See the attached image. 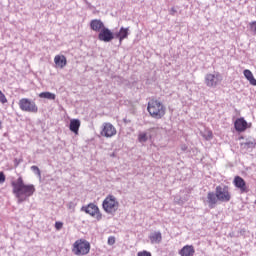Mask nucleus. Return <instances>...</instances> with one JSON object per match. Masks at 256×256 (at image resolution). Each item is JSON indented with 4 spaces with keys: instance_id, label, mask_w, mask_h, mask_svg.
I'll use <instances>...</instances> for the list:
<instances>
[{
    "instance_id": "nucleus-34",
    "label": "nucleus",
    "mask_w": 256,
    "mask_h": 256,
    "mask_svg": "<svg viewBox=\"0 0 256 256\" xmlns=\"http://www.w3.org/2000/svg\"><path fill=\"white\" fill-rule=\"evenodd\" d=\"M169 13H170V15L175 16V13H177V9H175V7H172V8L169 10Z\"/></svg>"
},
{
    "instance_id": "nucleus-27",
    "label": "nucleus",
    "mask_w": 256,
    "mask_h": 256,
    "mask_svg": "<svg viewBox=\"0 0 256 256\" xmlns=\"http://www.w3.org/2000/svg\"><path fill=\"white\" fill-rule=\"evenodd\" d=\"M0 103H2L3 105L7 103V97L5 96V94H3L1 90H0Z\"/></svg>"
},
{
    "instance_id": "nucleus-10",
    "label": "nucleus",
    "mask_w": 256,
    "mask_h": 256,
    "mask_svg": "<svg viewBox=\"0 0 256 256\" xmlns=\"http://www.w3.org/2000/svg\"><path fill=\"white\" fill-rule=\"evenodd\" d=\"M219 81H221L220 74H207L205 76V84L207 87H215L219 84Z\"/></svg>"
},
{
    "instance_id": "nucleus-4",
    "label": "nucleus",
    "mask_w": 256,
    "mask_h": 256,
    "mask_svg": "<svg viewBox=\"0 0 256 256\" xmlns=\"http://www.w3.org/2000/svg\"><path fill=\"white\" fill-rule=\"evenodd\" d=\"M102 207L105 213H108L109 215H115V213H117V210L119 209V201H117V198L115 196L108 195L104 199Z\"/></svg>"
},
{
    "instance_id": "nucleus-11",
    "label": "nucleus",
    "mask_w": 256,
    "mask_h": 256,
    "mask_svg": "<svg viewBox=\"0 0 256 256\" xmlns=\"http://www.w3.org/2000/svg\"><path fill=\"white\" fill-rule=\"evenodd\" d=\"M19 107L22 111H26L28 113L33 112V104H31V100L27 98H22L19 101Z\"/></svg>"
},
{
    "instance_id": "nucleus-16",
    "label": "nucleus",
    "mask_w": 256,
    "mask_h": 256,
    "mask_svg": "<svg viewBox=\"0 0 256 256\" xmlns=\"http://www.w3.org/2000/svg\"><path fill=\"white\" fill-rule=\"evenodd\" d=\"M180 256H194L195 248L193 245H186L179 251Z\"/></svg>"
},
{
    "instance_id": "nucleus-8",
    "label": "nucleus",
    "mask_w": 256,
    "mask_h": 256,
    "mask_svg": "<svg viewBox=\"0 0 256 256\" xmlns=\"http://www.w3.org/2000/svg\"><path fill=\"white\" fill-rule=\"evenodd\" d=\"M233 184L236 189H239L240 193H249L247 182H245V180L241 176H236L233 180Z\"/></svg>"
},
{
    "instance_id": "nucleus-6",
    "label": "nucleus",
    "mask_w": 256,
    "mask_h": 256,
    "mask_svg": "<svg viewBox=\"0 0 256 256\" xmlns=\"http://www.w3.org/2000/svg\"><path fill=\"white\" fill-rule=\"evenodd\" d=\"M81 211L87 213V215H90L91 217H96L97 221H101V219H103V215L99 211V207L94 203H90L87 206H82Z\"/></svg>"
},
{
    "instance_id": "nucleus-7",
    "label": "nucleus",
    "mask_w": 256,
    "mask_h": 256,
    "mask_svg": "<svg viewBox=\"0 0 256 256\" xmlns=\"http://www.w3.org/2000/svg\"><path fill=\"white\" fill-rule=\"evenodd\" d=\"M98 39L104 43H111V40L115 39V34H113L109 28L105 27L99 32Z\"/></svg>"
},
{
    "instance_id": "nucleus-22",
    "label": "nucleus",
    "mask_w": 256,
    "mask_h": 256,
    "mask_svg": "<svg viewBox=\"0 0 256 256\" xmlns=\"http://www.w3.org/2000/svg\"><path fill=\"white\" fill-rule=\"evenodd\" d=\"M241 145H242V147L243 146L247 147V149H253L256 146V141L255 140H250V141L242 143Z\"/></svg>"
},
{
    "instance_id": "nucleus-29",
    "label": "nucleus",
    "mask_w": 256,
    "mask_h": 256,
    "mask_svg": "<svg viewBox=\"0 0 256 256\" xmlns=\"http://www.w3.org/2000/svg\"><path fill=\"white\" fill-rule=\"evenodd\" d=\"M67 207H68V209L75 210V207H77V203H75V202H69V203L67 204Z\"/></svg>"
},
{
    "instance_id": "nucleus-24",
    "label": "nucleus",
    "mask_w": 256,
    "mask_h": 256,
    "mask_svg": "<svg viewBox=\"0 0 256 256\" xmlns=\"http://www.w3.org/2000/svg\"><path fill=\"white\" fill-rule=\"evenodd\" d=\"M33 173L36 175L39 181H41V170H39V167L33 166Z\"/></svg>"
},
{
    "instance_id": "nucleus-23",
    "label": "nucleus",
    "mask_w": 256,
    "mask_h": 256,
    "mask_svg": "<svg viewBox=\"0 0 256 256\" xmlns=\"http://www.w3.org/2000/svg\"><path fill=\"white\" fill-rule=\"evenodd\" d=\"M243 74H244V77L247 79V81H249L253 77V72H251V70L249 69L244 70Z\"/></svg>"
},
{
    "instance_id": "nucleus-1",
    "label": "nucleus",
    "mask_w": 256,
    "mask_h": 256,
    "mask_svg": "<svg viewBox=\"0 0 256 256\" xmlns=\"http://www.w3.org/2000/svg\"><path fill=\"white\" fill-rule=\"evenodd\" d=\"M12 193L15 195L18 203L27 201L28 197L33 195V185H27L23 182V178L19 177L17 180L12 181Z\"/></svg>"
},
{
    "instance_id": "nucleus-35",
    "label": "nucleus",
    "mask_w": 256,
    "mask_h": 256,
    "mask_svg": "<svg viewBox=\"0 0 256 256\" xmlns=\"http://www.w3.org/2000/svg\"><path fill=\"white\" fill-rule=\"evenodd\" d=\"M188 147L185 144L181 145V151H187Z\"/></svg>"
},
{
    "instance_id": "nucleus-20",
    "label": "nucleus",
    "mask_w": 256,
    "mask_h": 256,
    "mask_svg": "<svg viewBox=\"0 0 256 256\" xmlns=\"http://www.w3.org/2000/svg\"><path fill=\"white\" fill-rule=\"evenodd\" d=\"M39 97L41 99H49V101H55V94L51 93V92H42L39 94Z\"/></svg>"
},
{
    "instance_id": "nucleus-9",
    "label": "nucleus",
    "mask_w": 256,
    "mask_h": 256,
    "mask_svg": "<svg viewBox=\"0 0 256 256\" xmlns=\"http://www.w3.org/2000/svg\"><path fill=\"white\" fill-rule=\"evenodd\" d=\"M102 137H113L117 135V129H115V126L111 123H104L103 124V129L101 131Z\"/></svg>"
},
{
    "instance_id": "nucleus-26",
    "label": "nucleus",
    "mask_w": 256,
    "mask_h": 256,
    "mask_svg": "<svg viewBox=\"0 0 256 256\" xmlns=\"http://www.w3.org/2000/svg\"><path fill=\"white\" fill-rule=\"evenodd\" d=\"M203 137L206 139V141H210V139H213V132L207 131L203 134Z\"/></svg>"
},
{
    "instance_id": "nucleus-13",
    "label": "nucleus",
    "mask_w": 256,
    "mask_h": 256,
    "mask_svg": "<svg viewBox=\"0 0 256 256\" xmlns=\"http://www.w3.org/2000/svg\"><path fill=\"white\" fill-rule=\"evenodd\" d=\"M114 37L116 39H119V45H121V43H123V40L129 37V28L121 27L119 32H116L114 34Z\"/></svg>"
},
{
    "instance_id": "nucleus-36",
    "label": "nucleus",
    "mask_w": 256,
    "mask_h": 256,
    "mask_svg": "<svg viewBox=\"0 0 256 256\" xmlns=\"http://www.w3.org/2000/svg\"><path fill=\"white\" fill-rule=\"evenodd\" d=\"M36 111H37V107L33 105V112L36 113Z\"/></svg>"
},
{
    "instance_id": "nucleus-37",
    "label": "nucleus",
    "mask_w": 256,
    "mask_h": 256,
    "mask_svg": "<svg viewBox=\"0 0 256 256\" xmlns=\"http://www.w3.org/2000/svg\"><path fill=\"white\" fill-rule=\"evenodd\" d=\"M1 129H3V122H1V120H0V131H1Z\"/></svg>"
},
{
    "instance_id": "nucleus-2",
    "label": "nucleus",
    "mask_w": 256,
    "mask_h": 256,
    "mask_svg": "<svg viewBox=\"0 0 256 256\" xmlns=\"http://www.w3.org/2000/svg\"><path fill=\"white\" fill-rule=\"evenodd\" d=\"M147 111L153 119H162L165 116V106L158 100L148 102Z\"/></svg>"
},
{
    "instance_id": "nucleus-17",
    "label": "nucleus",
    "mask_w": 256,
    "mask_h": 256,
    "mask_svg": "<svg viewBox=\"0 0 256 256\" xmlns=\"http://www.w3.org/2000/svg\"><path fill=\"white\" fill-rule=\"evenodd\" d=\"M54 63L60 69H63L67 65V58L64 55H56L54 58Z\"/></svg>"
},
{
    "instance_id": "nucleus-25",
    "label": "nucleus",
    "mask_w": 256,
    "mask_h": 256,
    "mask_svg": "<svg viewBox=\"0 0 256 256\" xmlns=\"http://www.w3.org/2000/svg\"><path fill=\"white\" fill-rule=\"evenodd\" d=\"M250 31L253 33V35H256V21L249 23Z\"/></svg>"
},
{
    "instance_id": "nucleus-21",
    "label": "nucleus",
    "mask_w": 256,
    "mask_h": 256,
    "mask_svg": "<svg viewBox=\"0 0 256 256\" xmlns=\"http://www.w3.org/2000/svg\"><path fill=\"white\" fill-rule=\"evenodd\" d=\"M138 141L139 143H147V141H149V135L147 132H140L138 134Z\"/></svg>"
},
{
    "instance_id": "nucleus-33",
    "label": "nucleus",
    "mask_w": 256,
    "mask_h": 256,
    "mask_svg": "<svg viewBox=\"0 0 256 256\" xmlns=\"http://www.w3.org/2000/svg\"><path fill=\"white\" fill-rule=\"evenodd\" d=\"M248 81H249L250 85L256 86V79L254 76L252 78H250Z\"/></svg>"
},
{
    "instance_id": "nucleus-31",
    "label": "nucleus",
    "mask_w": 256,
    "mask_h": 256,
    "mask_svg": "<svg viewBox=\"0 0 256 256\" xmlns=\"http://www.w3.org/2000/svg\"><path fill=\"white\" fill-rule=\"evenodd\" d=\"M108 245H115V237L110 236L108 238Z\"/></svg>"
},
{
    "instance_id": "nucleus-12",
    "label": "nucleus",
    "mask_w": 256,
    "mask_h": 256,
    "mask_svg": "<svg viewBox=\"0 0 256 256\" xmlns=\"http://www.w3.org/2000/svg\"><path fill=\"white\" fill-rule=\"evenodd\" d=\"M90 29H92V31H96L97 33H101V31L105 29V24L99 19H94L90 22Z\"/></svg>"
},
{
    "instance_id": "nucleus-19",
    "label": "nucleus",
    "mask_w": 256,
    "mask_h": 256,
    "mask_svg": "<svg viewBox=\"0 0 256 256\" xmlns=\"http://www.w3.org/2000/svg\"><path fill=\"white\" fill-rule=\"evenodd\" d=\"M150 241L151 243H161L163 241V236L161 235V232H154L150 235Z\"/></svg>"
},
{
    "instance_id": "nucleus-28",
    "label": "nucleus",
    "mask_w": 256,
    "mask_h": 256,
    "mask_svg": "<svg viewBox=\"0 0 256 256\" xmlns=\"http://www.w3.org/2000/svg\"><path fill=\"white\" fill-rule=\"evenodd\" d=\"M55 229L61 231L63 229V222H55Z\"/></svg>"
},
{
    "instance_id": "nucleus-15",
    "label": "nucleus",
    "mask_w": 256,
    "mask_h": 256,
    "mask_svg": "<svg viewBox=\"0 0 256 256\" xmlns=\"http://www.w3.org/2000/svg\"><path fill=\"white\" fill-rule=\"evenodd\" d=\"M217 201H219V198H217V192H208L207 203L210 209H215V205H217Z\"/></svg>"
},
{
    "instance_id": "nucleus-38",
    "label": "nucleus",
    "mask_w": 256,
    "mask_h": 256,
    "mask_svg": "<svg viewBox=\"0 0 256 256\" xmlns=\"http://www.w3.org/2000/svg\"><path fill=\"white\" fill-rule=\"evenodd\" d=\"M111 156H112V157H115V154L113 153Z\"/></svg>"
},
{
    "instance_id": "nucleus-14",
    "label": "nucleus",
    "mask_w": 256,
    "mask_h": 256,
    "mask_svg": "<svg viewBox=\"0 0 256 256\" xmlns=\"http://www.w3.org/2000/svg\"><path fill=\"white\" fill-rule=\"evenodd\" d=\"M235 130L238 131V133H243V131L247 130V122L245 121V118H238L234 122Z\"/></svg>"
},
{
    "instance_id": "nucleus-3",
    "label": "nucleus",
    "mask_w": 256,
    "mask_h": 256,
    "mask_svg": "<svg viewBox=\"0 0 256 256\" xmlns=\"http://www.w3.org/2000/svg\"><path fill=\"white\" fill-rule=\"evenodd\" d=\"M91 251V243L85 239H78L74 242L72 253L77 256L89 255Z\"/></svg>"
},
{
    "instance_id": "nucleus-18",
    "label": "nucleus",
    "mask_w": 256,
    "mask_h": 256,
    "mask_svg": "<svg viewBox=\"0 0 256 256\" xmlns=\"http://www.w3.org/2000/svg\"><path fill=\"white\" fill-rule=\"evenodd\" d=\"M79 127H81V121L79 119H72L70 121L69 129L72 133H79Z\"/></svg>"
},
{
    "instance_id": "nucleus-5",
    "label": "nucleus",
    "mask_w": 256,
    "mask_h": 256,
    "mask_svg": "<svg viewBox=\"0 0 256 256\" xmlns=\"http://www.w3.org/2000/svg\"><path fill=\"white\" fill-rule=\"evenodd\" d=\"M217 199L221 203H229L231 201V192H229V186L219 185L215 189Z\"/></svg>"
},
{
    "instance_id": "nucleus-32",
    "label": "nucleus",
    "mask_w": 256,
    "mask_h": 256,
    "mask_svg": "<svg viewBox=\"0 0 256 256\" xmlns=\"http://www.w3.org/2000/svg\"><path fill=\"white\" fill-rule=\"evenodd\" d=\"M5 173L0 172V185L5 181Z\"/></svg>"
},
{
    "instance_id": "nucleus-30",
    "label": "nucleus",
    "mask_w": 256,
    "mask_h": 256,
    "mask_svg": "<svg viewBox=\"0 0 256 256\" xmlns=\"http://www.w3.org/2000/svg\"><path fill=\"white\" fill-rule=\"evenodd\" d=\"M137 256H151V252H147V251H142V252H138Z\"/></svg>"
}]
</instances>
